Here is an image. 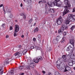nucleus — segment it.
Listing matches in <instances>:
<instances>
[{
  "label": "nucleus",
  "mask_w": 75,
  "mask_h": 75,
  "mask_svg": "<svg viewBox=\"0 0 75 75\" xmlns=\"http://www.w3.org/2000/svg\"><path fill=\"white\" fill-rule=\"evenodd\" d=\"M68 12H69V10L67 9H65L62 13L63 16H64Z\"/></svg>",
  "instance_id": "10"
},
{
  "label": "nucleus",
  "mask_w": 75,
  "mask_h": 75,
  "mask_svg": "<svg viewBox=\"0 0 75 75\" xmlns=\"http://www.w3.org/2000/svg\"><path fill=\"white\" fill-rule=\"evenodd\" d=\"M24 35H22V36H21V37L22 38H24Z\"/></svg>",
  "instance_id": "61"
},
{
  "label": "nucleus",
  "mask_w": 75,
  "mask_h": 75,
  "mask_svg": "<svg viewBox=\"0 0 75 75\" xmlns=\"http://www.w3.org/2000/svg\"><path fill=\"white\" fill-rule=\"evenodd\" d=\"M63 35H67V32H64L63 33Z\"/></svg>",
  "instance_id": "41"
},
{
  "label": "nucleus",
  "mask_w": 75,
  "mask_h": 75,
  "mask_svg": "<svg viewBox=\"0 0 75 75\" xmlns=\"http://www.w3.org/2000/svg\"><path fill=\"white\" fill-rule=\"evenodd\" d=\"M69 1L68 0H65L64 1V4L67 6H64V8L66 9H69L71 7V4H69Z\"/></svg>",
  "instance_id": "3"
},
{
  "label": "nucleus",
  "mask_w": 75,
  "mask_h": 75,
  "mask_svg": "<svg viewBox=\"0 0 75 75\" xmlns=\"http://www.w3.org/2000/svg\"><path fill=\"white\" fill-rule=\"evenodd\" d=\"M55 75H61V74L58 72H56L55 73Z\"/></svg>",
  "instance_id": "34"
},
{
  "label": "nucleus",
  "mask_w": 75,
  "mask_h": 75,
  "mask_svg": "<svg viewBox=\"0 0 75 75\" xmlns=\"http://www.w3.org/2000/svg\"><path fill=\"white\" fill-rule=\"evenodd\" d=\"M72 12L74 13V12H75V8H74Z\"/></svg>",
  "instance_id": "50"
},
{
  "label": "nucleus",
  "mask_w": 75,
  "mask_h": 75,
  "mask_svg": "<svg viewBox=\"0 0 75 75\" xmlns=\"http://www.w3.org/2000/svg\"><path fill=\"white\" fill-rule=\"evenodd\" d=\"M20 26L18 25H15L14 26V36L16 37L17 35V33L19 31Z\"/></svg>",
  "instance_id": "2"
},
{
  "label": "nucleus",
  "mask_w": 75,
  "mask_h": 75,
  "mask_svg": "<svg viewBox=\"0 0 75 75\" xmlns=\"http://www.w3.org/2000/svg\"><path fill=\"white\" fill-rule=\"evenodd\" d=\"M21 7H23V4L22 3H21L20 5Z\"/></svg>",
  "instance_id": "58"
},
{
  "label": "nucleus",
  "mask_w": 75,
  "mask_h": 75,
  "mask_svg": "<svg viewBox=\"0 0 75 75\" xmlns=\"http://www.w3.org/2000/svg\"><path fill=\"white\" fill-rule=\"evenodd\" d=\"M48 51H51V47H50L48 48Z\"/></svg>",
  "instance_id": "44"
},
{
  "label": "nucleus",
  "mask_w": 75,
  "mask_h": 75,
  "mask_svg": "<svg viewBox=\"0 0 75 75\" xmlns=\"http://www.w3.org/2000/svg\"><path fill=\"white\" fill-rule=\"evenodd\" d=\"M13 50H15L16 51H18L20 50V48L18 47H16L13 49Z\"/></svg>",
  "instance_id": "22"
},
{
  "label": "nucleus",
  "mask_w": 75,
  "mask_h": 75,
  "mask_svg": "<svg viewBox=\"0 0 75 75\" xmlns=\"http://www.w3.org/2000/svg\"><path fill=\"white\" fill-rule=\"evenodd\" d=\"M24 66H20L19 67V68L20 69H23V68H24Z\"/></svg>",
  "instance_id": "33"
},
{
  "label": "nucleus",
  "mask_w": 75,
  "mask_h": 75,
  "mask_svg": "<svg viewBox=\"0 0 75 75\" xmlns=\"http://www.w3.org/2000/svg\"><path fill=\"white\" fill-rule=\"evenodd\" d=\"M36 25V23H35L33 25L34 26H35V25Z\"/></svg>",
  "instance_id": "63"
},
{
  "label": "nucleus",
  "mask_w": 75,
  "mask_h": 75,
  "mask_svg": "<svg viewBox=\"0 0 75 75\" xmlns=\"http://www.w3.org/2000/svg\"><path fill=\"white\" fill-rule=\"evenodd\" d=\"M35 48L36 49V50H40L42 52V49L41 48V47H38V46H35Z\"/></svg>",
  "instance_id": "17"
},
{
  "label": "nucleus",
  "mask_w": 75,
  "mask_h": 75,
  "mask_svg": "<svg viewBox=\"0 0 75 75\" xmlns=\"http://www.w3.org/2000/svg\"><path fill=\"white\" fill-rule=\"evenodd\" d=\"M33 41L34 42H35L36 41V39L35 38H34L33 39Z\"/></svg>",
  "instance_id": "40"
},
{
  "label": "nucleus",
  "mask_w": 75,
  "mask_h": 75,
  "mask_svg": "<svg viewBox=\"0 0 75 75\" xmlns=\"http://www.w3.org/2000/svg\"><path fill=\"white\" fill-rule=\"evenodd\" d=\"M10 30H13V27H12V26H10Z\"/></svg>",
  "instance_id": "49"
},
{
  "label": "nucleus",
  "mask_w": 75,
  "mask_h": 75,
  "mask_svg": "<svg viewBox=\"0 0 75 75\" xmlns=\"http://www.w3.org/2000/svg\"><path fill=\"white\" fill-rule=\"evenodd\" d=\"M9 60V59L7 58V59H6V61H8Z\"/></svg>",
  "instance_id": "57"
},
{
  "label": "nucleus",
  "mask_w": 75,
  "mask_h": 75,
  "mask_svg": "<svg viewBox=\"0 0 75 75\" xmlns=\"http://www.w3.org/2000/svg\"><path fill=\"white\" fill-rule=\"evenodd\" d=\"M43 1L42 2V1H39V3H41V2L42 3H45V2H43V1Z\"/></svg>",
  "instance_id": "43"
},
{
  "label": "nucleus",
  "mask_w": 75,
  "mask_h": 75,
  "mask_svg": "<svg viewBox=\"0 0 75 75\" xmlns=\"http://www.w3.org/2000/svg\"><path fill=\"white\" fill-rule=\"evenodd\" d=\"M74 54H71L70 56V57L71 58H72V59H74Z\"/></svg>",
  "instance_id": "30"
},
{
  "label": "nucleus",
  "mask_w": 75,
  "mask_h": 75,
  "mask_svg": "<svg viewBox=\"0 0 75 75\" xmlns=\"http://www.w3.org/2000/svg\"><path fill=\"white\" fill-rule=\"evenodd\" d=\"M61 59L60 58H59L58 61H61Z\"/></svg>",
  "instance_id": "60"
},
{
  "label": "nucleus",
  "mask_w": 75,
  "mask_h": 75,
  "mask_svg": "<svg viewBox=\"0 0 75 75\" xmlns=\"http://www.w3.org/2000/svg\"><path fill=\"white\" fill-rule=\"evenodd\" d=\"M31 2H32L31 0H27L26 1V3L28 4L31 3Z\"/></svg>",
  "instance_id": "20"
},
{
  "label": "nucleus",
  "mask_w": 75,
  "mask_h": 75,
  "mask_svg": "<svg viewBox=\"0 0 75 75\" xmlns=\"http://www.w3.org/2000/svg\"><path fill=\"white\" fill-rule=\"evenodd\" d=\"M39 61H42V57L41 56H39L37 57Z\"/></svg>",
  "instance_id": "19"
},
{
  "label": "nucleus",
  "mask_w": 75,
  "mask_h": 75,
  "mask_svg": "<svg viewBox=\"0 0 75 75\" xmlns=\"http://www.w3.org/2000/svg\"><path fill=\"white\" fill-rule=\"evenodd\" d=\"M61 64V62L59 60H58L56 63L57 65H60Z\"/></svg>",
  "instance_id": "23"
},
{
  "label": "nucleus",
  "mask_w": 75,
  "mask_h": 75,
  "mask_svg": "<svg viewBox=\"0 0 75 75\" xmlns=\"http://www.w3.org/2000/svg\"><path fill=\"white\" fill-rule=\"evenodd\" d=\"M62 58L64 59H66L67 58V57H66V55H63L62 56Z\"/></svg>",
  "instance_id": "29"
},
{
  "label": "nucleus",
  "mask_w": 75,
  "mask_h": 75,
  "mask_svg": "<svg viewBox=\"0 0 75 75\" xmlns=\"http://www.w3.org/2000/svg\"><path fill=\"white\" fill-rule=\"evenodd\" d=\"M42 73H43V74H45V71H42Z\"/></svg>",
  "instance_id": "56"
},
{
  "label": "nucleus",
  "mask_w": 75,
  "mask_h": 75,
  "mask_svg": "<svg viewBox=\"0 0 75 75\" xmlns=\"http://www.w3.org/2000/svg\"><path fill=\"white\" fill-rule=\"evenodd\" d=\"M31 67H30V66H26V68H27L28 69L30 70L31 69Z\"/></svg>",
  "instance_id": "32"
},
{
  "label": "nucleus",
  "mask_w": 75,
  "mask_h": 75,
  "mask_svg": "<svg viewBox=\"0 0 75 75\" xmlns=\"http://www.w3.org/2000/svg\"><path fill=\"white\" fill-rule=\"evenodd\" d=\"M23 18H24V20H25V19H26V16H25V15H24L23 16Z\"/></svg>",
  "instance_id": "47"
},
{
  "label": "nucleus",
  "mask_w": 75,
  "mask_h": 75,
  "mask_svg": "<svg viewBox=\"0 0 75 75\" xmlns=\"http://www.w3.org/2000/svg\"><path fill=\"white\" fill-rule=\"evenodd\" d=\"M63 29L62 28V27L61 28V29L60 30H59L58 31V33H63V31H64L63 30Z\"/></svg>",
  "instance_id": "24"
},
{
  "label": "nucleus",
  "mask_w": 75,
  "mask_h": 75,
  "mask_svg": "<svg viewBox=\"0 0 75 75\" xmlns=\"http://www.w3.org/2000/svg\"><path fill=\"white\" fill-rule=\"evenodd\" d=\"M57 42L58 41H57V40H54L53 41V44H56Z\"/></svg>",
  "instance_id": "31"
},
{
  "label": "nucleus",
  "mask_w": 75,
  "mask_h": 75,
  "mask_svg": "<svg viewBox=\"0 0 75 75\" xmlns=\"http://www.w3.org/2000/svg\"><path fill=\"white\" fill-rule=\"evenodd\" d=\"M5 63L6 64H9V62L8 61H6L5 62Z\"/></svg>",
  "instance_id": "48"
},
{
  "label": "nucleus",
  "mask_w": 75,
  "mask_h": 75,
  "mask_svg": "<svg viewBox=\"0 0 75 75\" xmlns=\"http://www.w3.org/2000/svg\"><path fill=\"white\" fill-rule=\"evenodd\" d=\"M3 74V68L0 67V74Z\"/></svg>",
  "instance_id": "16"
},
{
  "label": "nucleus",
  "mask_w": 75,
  "mask_h": 75,
  "mask_svg": "<svg viewBox=\"0 0 75 75\" xmlns=\"http://www.w3.org/2000/svg\"><path fill=\"white\" fill-rule=\"evenodd\" d=\"M57 67L59 69V70H61V66H60V65L57 64Z\"/></svg>",
  "instance_id": "28"
},
{
  "label": "nucleus",
  "mask_w": 75,
  "mask_h": 75,
  "mask_svg": "<svg viewBox=\"0 0 75 75\" xmlns=\"http://www.w3.org/2000/svg\"><path fill=\"white\" fill-rule=\"evenodd\" d=\"M48 75H52V74H51V73L50 72L48 73Z\"/></svg>",
  "instance_id": "52"
},
{
  "label": "nucleus",
  "mask_w": 75,
  "mask_h": 75,
  "mask_svg": "<svg viewBox=\"0 0 75 75\" xmlns=\"http://www.w3.org/2000/svg\"><path fill=\"white\" fill-rule=\"evenodd\" d=\"M58 1H54V2H53L52 3V4H54V6H57L58 3H57Z\"/></svg>",
  "instance_id": "26"
},
{
  "label": "nucleus",
  "mask_w": 75,
  "mask_h": 75,
  "mask_svg": "<svg viewBox=\"0 0 75 75\" xmlns=\"http://www.w3.org/2000/svg\"><path fill=\"white\" fill-rule=\"evenodd\" d=\"M62 19V17L61 16L57 19L56 21L58 25H61V24H62V22L63 21Z\"/></svg>",
  "instance_id": "4"
},
{
  "label": "nucleus",
  "mask_w": 75,
  "mask_h": 75,
  "mask_svg": "<svg viewBox=\"0 0 75 75\" xmlns=\"http://www.w3.org/2000/svg\"><path fill=\"white\" fill-rule=\"evenodd\" d=\"M5 9L6 13H11V9L9 8L8 6H6L5 7Z\"/></svg>",
  "instance_id": "7"
},
{
  "label": "nucleus",
  "mask_w": 75,
  "mask_h": 75,
  "mask_svg": "<svg viewBox=\"0 0 75 75\" xmlns=\"http://www.w3.org/2000/svg\"><path fill=\"white\" fill-rule=\"evenodd\" d=\"M39 28L38 27H36L35 29L34 30V33H35L36 32H38L39 30Z\"/></svg>",
  "instance_id": "25"
},
{
  "label": "nucleus",
  "mask_w": 75,
  "mask_h": 75,
  "mask_svg": "<svg viewBox=\"0 0 75 75\" xmlns=\"http://www.w3.org/2000/svg\"><path fill=\"white\" fill-rule=\"evenodd\" d=\"M41 36L40 34H39L38 35V38H40L41 37Z\"/></svg>",
  "instance_id": "39"
},
{
  "label": "nucleus",
  "mask_w": 75,
  "mask_h": 75,
  "mask_svg": "<svg viewBox=\"0 0 75 75\" xmlns=\"http://www.w3.org/2000/svg\"><path fill=\"white\" fill-rule=\"evenodd\" d=\"M55 11V9L54 8H49L48 9L49 12H51V13H54Z\"/></svg>",
  "instance_id": "12"
},
{
  "label": "nucleus",
  "mask_w": 75,
  "mask_h": 75,
  "mask_svg": "<svg viewBox=\"0 0 75 75\" xmlns=\"http://www.w3.org/2000/svg\"><path fill=\"white\" fill-rule=\"evenodd\" d=\"M61 4H57V5H56L57 7H61Z\"/></svg>",
  "instance_id": "38"
},
{
  "label": "nucleus",
  "mask_w": 75,
  "mask_h": 75,
  "mask_svg": "<svg viewBox=\"0 0 75 75\" xmlns=\"http://www.w3.org/2000/svg\"><path fill=\"white\" fill-rule=\"evenodd\" d=\"M71 67H69V66H66L65 69L64 71V72H67V71H71Z\"/></svg>",
  "instance_id": "9"
},
{
  "label": "nucleus",
  "mask_w": 75,
  "mask_h": 75,
  "mask_svg": "<svg viewBox=\"0 0 75 75\" xmlns=\"http://www.w3.org/2000/svg\"><path fill=\"white\" fill-rule=\"evenodd\" d=\"M75 28V25H72V27L70 28V30L71 31H73V30H74Z\"/></svg>",
  "instance_id": "27"
},
{
  "label": "nucleus",
  "mask_w": 75,
  "mask_h": 75,
  "mask_svg": "<svg viewBox=\"0 0 75 75\" xmlns=\"http://www.w3.org/2000/svg\"><path fill=\"white\" fill-rule=\"evenodd\" d=\"M34 62L35 63H38V62H39V61H40L38 59V58H37V57H36L35 59H34Z\"/></svg>",
  "instance_id": "18"
},
{
  "label": "nucleus",
  "mask_w": 75,
  "mask_h": 75,
  "mask_svg": "<svg viewBox=\"0 0 75 75\" xmlns=\"http://www.w3.org/2000/svg\"><path fill=\"white\" fill-rule=\"evenodd\" d=\"M35 47L34 46H32L30 47V48L31 49H34V48Z\"/></svg>",
  "instance_id": "46"
},
{
  "label": "nucleus",
  "mask_w": 75,
  "mask_h": 75,
  "mask_svg": "<svg viewBox=\"0 0 75 75\" xmlns=\"http://www.w3.org/2000/svg\"><path fill=\"white\" fill-rule=\"evenodd\" d=\"M28 51V50L27 49H25L24 50L23 52H22V53L23 54V55H24V54H25L27 53V52Z\"/></svg>",
  "instance_id": "21"
},
{
  "label": "nucleus",
  "mask_w": 75,
  "mask_h": 75,
  "mask_svg": "<svg viewBox=\"0 0 75 75\" xmlns=\"http://www.w3.org/2000/svg\"><path fill=\"white\" fill-rule=\"evenodd\" d=\"M62 29H63V30H68V27L67 26H65L64 25H62Z\"/></svg>",
  "instance_id": "13"
},
{
  "label": "nucleus",
  "mask_w": 75,
  "mask_h": 75,
  "mask_svg": "<svg viewBox=\"0 0 75 75\" xmlns=\"http://www.w3.org/2000/svg\"><path fill=\"white\" fill-rule=\"evenodd\" d=\"M8 37H9V36H8V35H7L6 36V38H8Z\"/></svg>",
  "instance_id": "55"
},
{
  "label": "nucleus",
  "mask_w": 75,
  "mask_h": 75,
  "mask_svg": "<svg viewBox=\"0 0 75 75\" xmlns=\"http://www.w3.org/2000/svg\"><path fill=\"white\" fill-rule=\"evenodd\" d=\"M70 43L71 44V45H72L73 47H74V40H71L70 42Z\"/></svg>",
  "instance_id": "14"
},
{
  "label": "nucleus",
  "mask_w": 75,
  "mask_h": 75,
  "mask_svg": "<svg viewBox=\"0 0 75 75\" xmlns=\"http://www.w3.org/2000/svg\"><path fill=\"white\" fill-rule=\"evenodd\" d=\"M35 64L34 63V61H33V60H30V66L31 67L34 68V67H35Z\"/></svg>",
  "instance_id": "8"
},
{
  "label": "nucleus",
  "mask_w": 75,
  "mask_h": 75,
  "mask_svg": "<svg viewBox=\"0 0 75 75\" xmlns=\"http://www.w3.org/2000/svg\"><path fill=\"white\" fill-rule=\"evenodd\" d=\"M20 49V48H21V45H19L18 46V47Z\"/></svg>",
  "instance_id": "51"
},
{
  "label": "nucleus",
  "mask_w": 75,
  "mask_h": 75,
  "mask_svg": "<svg viewBox=\"0 0 75 75\" xmlns=\"http://www.w3.org/2000/svg\"><path fill=\"white\" fill-rule=\"evenodd\" d=\"M69 50H71V52H73V47L71 45H70L67 48V51H69Z\"/></svg>",
  "instance_id": "6"
},
{
  "label": "nucleus",
  "mask_w": 75,
  "mask_h": 75,
  "mask_svg": "<svg viewBox=\"0 0 75 75\" xmlns=\"http://www.w3.org/2000/svg\"><path fill=\"white\" fill-rule=\"evenodd\" d=\"M75 64V59H73L71 62H70L69 63V66H71L73 65V64Z\"/></svg>",
  "instance_id": "11"
},
{
  "label": "nucleus",
  "mask_w": 75,
  "mask_h": 75,
  "mask_svg": "<svg viewBox=\"0 0 75 75\" xmlns=\"http://www.w3.org/2000/svg\"><path fill=\"white\" fill-rule=\"evenodd\" d=\"M33 21V19H30L29 20V21H28V23H29V24H31V22Z\"/></svg>",
  "instance_id": "37"
},
{
  "label": "nucleus",
  "mask_w": 75,
  "mask_h": 75,
  "mask_svg": "<svg viewBox=\"0 0 75 75\" xmlns=\"http://www.w3.org/2000/svg\"><path fill=\"white\" fill-rule=\"evenodd\" d=\"M15 70V69H12L10 71V73L11 74H12V75H13L14 74V71Z\"/></svg>",
  "instance_id": "15"
},
{
  "label": "nucleus",
  "mask_w": 75,
  "mask_h": 75,
  "mask_svg": "<svg viewBox=\"0 0 75 75\" xmlns=\"http://www.w3.org/2000/svg\"><path fill=\"white\" fill-rule=\"evenodd\" d=\"M14 56L15 57L18 56L17 57H20L22 56V53L21 52H17L15 53Z\"/></svg>",
  "instance_id": "5"
},
{
  "label": "nucleus",
  "mask_w": 75,
  "mask_h": 75,
  "mask_svg": "<svg viewBox=\"0 0 75 75\" xmlns=\"http://www.w3.org/2000/svg\"><path fill=\"white\" fill-rule=\"evenodd\" d=\"M55 1H57V2H58L59 1H60L61 0H54Z\"/></svg>",
  "instance_id": "59"
},
{
  "label": "nucleus",
  "mask_w": 75,
  "mask_h": 75,
  "mask_svg": "<svg viewBox=\"0 0 75 75\" xmlns=\"http://www.w3.org/2000/svg\"><path fill=\"white\" fill-rule=\"evenodd\" d=\"M73 69H74V70H75V67H73Z\"/></svg>",
  "instance_id": "64"
},
{
  "label": "nucleus",
  "mask_w": 75,
  "mask_h": 75,
  "mask_svg": "<svg viewBox=\"0 0 75 75\" xmlns=\"http://www.w3.org/2000/svg\"><path fill=\"white\" fill-rule=\"evenodd\" d=\"M24 13H22L21 14V16H24Z\"/></svg>",
  "instance_id": "53"
},
{
  "label": "nucleus",
  "mask_w": 75,
  "mask_h": 75,
  "mask_svg": "<svg viewBox=\"0 0 75 75\" xmlns=\"http://www.w3.org/2000/svg\"><path fill=\"white\" fill-rule=\"evenodd\" d=\"M5 26V24L3 23L1 25V27H4V26Z\"/></svg>",
  "instance_id": "45"
},
{
  "label": "nucleus",
  "mask_w": 75,
  "mask_h": 75,
  "mask_svg": "<svg viewBox=\"0 0 75 75\" xmlns=\"http://www.w3.org/2000/svg\"><path fill=\"white\" fill-rule=\"evenodd\" d=\"M75 20V16L73 14H70L68 15L67 20H66L65 21V23L66 24H69L70 21L71 22H74Z\"/></svg>",
  "instance_id": "1"
},
{
  "label": "nucleus",
  "mask_w": 75,
  "mask_h": 75,
  "mask_svg": "<svg viewBox=\"0 0 75 75\" xmlns=\"http://www.w3.org/2000/svg\"><path fill=\"white\" fill-rule=\"evenodd\" d=\"M10 13V14L9 15V17L10 18H12V17H13V14H12V13H11H11Z\"/></svg>",
  "instance_id": "36"
},
{
  "label": "nucleus",
  "mask_w": 75,
  "mask_h": 75,
  "mask_svg": "<svg viewBox=\"0 0 75 75\" xmlns=\"http://www.w3.org/2000/svg\"><path fill=\"white\" fill-rule=\"evenodd\" d=\"M3 6V4H1L0 5V7H2V6Z\"/></svg>",
  "instance_id": "54"
},
{
  "label": "nucleus",
  "mask_w": 75,
  "mask_h": 75,
  "mask_svg": "<svg viewBox=\"0 0 75 75\" xmlns=\"http://www.w3.org/2000/svg\"><path fill=\"white\" fill-rule=\"evenodd\" d=\"M63 38H62V39L61 41V42L62 43H64V42H65V40H64Z\"/></svg>",
  "instance_id": "35"
},
{
  "label": "nucleus",
  "mask_w": 75,
  "mask_h": 75,
  "mask_svg": "<svg viewBox=\"0 0 75 75\" xmlns=\"http://www.w3.org/2000/svg\"><path fill=\"white\" fill-rule=\"evenodd\" d=\"M3 11L4 12V14H6V10H5V9H4V7H3Z\"/></svg>",
  "instance_id": "42"
},
{
  "label": "nucleus",
  "mask_w": 75,
  "mask_h": 75,
  "mask_svg": "<svg viewBox=\"0 0 75 75\" xmlns=\"http://www.w3.org/2000/svg\"><path fill=\"white\" fill-rule=\"evenodd\" d=\"M21 75H24V73H22L21 74Z\"/></svg>",
  "instance_id": "62"
}]
</instances>
